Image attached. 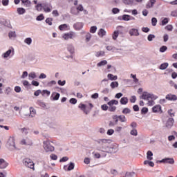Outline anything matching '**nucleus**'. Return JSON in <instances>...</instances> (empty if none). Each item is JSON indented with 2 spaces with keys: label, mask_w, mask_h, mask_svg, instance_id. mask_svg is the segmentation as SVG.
Wrapping results in <instances>:
<instances>
[{
  "label": "nucleus",
  "mask_w": 177,
  "mask_h": 177,
  "mask_svg": "<svg viewBox=\"0 0 177 177\" xmlns=\"http://www.w3.org/2000/svg\"><path fill=\"white\" fill-rule=\"evenodd\" d=\"M52 21H53V19L52 18H47L46 19V23L48 24V26H52Z\"/></svg>",
  "instance_id": "nucleus-51"
},
{
  "label": "nucleus",
  "mask_w": 177,
  "mask_h": 177,
  "mask_svg": "<svg viewBox=\"0 0 177 177\" xmlns=\"http://www.w3.org/2000/svg\"><path fill=\"white\" fill-rule=\"evenodd\" d=\"M11 92H12V88H10V87L6 88V90H5L6 95H10Z\"/></svg>",
  "instance_id": "nucleus-52"
},
{
  "label": "nucleus",
  "mask_w": 177,
  "mask_h": 177,
  "mask_svg": "<svg viewBox=\"0 0 177 177\" xmlns=\"http://www.w3.org/2000/svg\"><path fill=\"white\" fill-rule=\"evenodd\" d=\"M120 34V32H118V30H115L113 35H112V38L113 39H114V41H115V39H117V38H118V35Z\"/></svg>",
  "instance_id": "nucleus-34"
},
{
  "label": "nucleus",
  "mask_w": 177,
  "mask_h": 177,
  "mask_svg": "<svg viewBox=\"0 0 177 177\" xmlns=\"http://www.w3.org/2000/svg\"><path fill=\"white\" fill-rule=\"evenodd\" d=\"M93 156L94 158H100L102 157V155L99 152H93Z\"/></svg>",
  "instance_id": "nucleus-42"
},
{
  "label": "nucleus",
  "mask_w": 177,
  "mask_h": 177,
  "mask_svg": "<svg viewBox=\"0 0 177 177\" xmlns=\"http://www.w3.org/2000/svg\"><path fill=\"white\" fill-rule=\"evenodd\" d=\"M130 102L131 103H135V102H136V96L135 95L131 96L130 98Z\"/></svg>",
  "instance_id": "nucleus-62"
},
{
  "label": "nucleus",
  "mask_w": 177,
  "mask_h": 177,
  "mask_svg": "<svg viewBox=\"0 0 177 177\" xmlns=\"http://www.w3.org/2000/svg\"><path fill=\"white\" fill-rule=\"evenodd\" d=\"M84 27V24L82 22H77L73 25V28L75 30H77L79 31L80 30H82V28Z\"/></svg>",
  "instance_id": "nucleus-14"
},
{
  "label": "nucleus",
  "mask_w": 177,
  "mask_h": 177,
  "mask_svg": "<svg viewBox=\"0 0 177 177\" xmlns=\"http://www.w3.org/2000/svg\"><path fill=\"white\" fill-rule=\"evenodd\" d=\"M151 24L153 27H156V26H157V18L153 17L151 19Z\"/></svg>",
  "instance_id": "nucleus-46"
},
{
  "label": "nucleus",
  "mask_w": 177,
  "mask_h": 177,
  "mask_svg": "<svg viewBox=\"0 0 177 177\" xmlns=\"http://www.w3.org/2000/svg\"><path fill=\"white\" fill-rule=\"evenodd\" d=\"M44 9V4L41 3H38L36 6V10H37L38 12H41V10H42Z\"/></svg>",
  "instance_id": "nucleus-32"
},
{
  "label": "nucleus",
  "mask_w": 177,
  "mask_h": 177,
  "mask_svg": "<svg viewBox=\"0 0 177 177\" xmlns=\"http://www.w3.org/2000/svg\"><path fill=\"white\" fill-rule=\"evenodd\" d=\"M129 113H131V109L129 108H124L122 111L123 114H129Z\"/></svg>",
  "instance_id": "nucleus-54"
},
{
  "label": "nucleus",
  "mask_w": 177,
  "mask_h": 177,
  "mask_svg": "<svg viewBox=\"0 0 177 177\" xmlns=\"http://www.w3.org/2000/svg\"><path fill=\"white\" fill-rule=\"evenodd\" d=\"M165 99H167V100L175 102L177 100V96H176V95L169 93L166 95Z\"/></svg>",
  "instance_id": "nucleus-10"
},
{
  "label": "nucleus",
  "mask_w": 177,
  "mask_h": 177,
  "mask_svg": "<svg viewBox=\"0 0 177 177\" xmlns=\"http://www.w3.org/2000/svg\"><path fill=\"white\" fill-rule=\"evenodd\" d=\"M130 134L132 135L133 136H138V130H136V129H133L130 131Z\"/></svg>",
  "instance_id": "nucleus-41"
},
{
  "label": "nucleus",
  "mask_w": 177,
  "mask_h": 177,
  "mask_svg": "<svg viewBox=\"0 0 177 177\" xmlns=\"http://www.w3.org/2000/svg\"><path fill=\"white\" fill-rule=\"evenodd\" d=\"M48 6H50V8ZM50 8H52V5L48 4L46 3H43V9L46 13H49L52 11V9H50Z\"/></svg>",
  "instance_id": "nucleus-12"
},
{
  "label": "nucleus",
  "mask_w": 177,
  "mask_h": 177,
  "mask_svg": "<svg viewBox=\"0 0 177 177\" xmlns=\"http://www.w3.org/2000/svg\"><path fill=\"white\" fill-rule=\"evenodd\" d=\"M78 107L80 109V110H82V111H84L85 114H88V111H86V105L84 104H80Z\"/></svg>",
  "instance_id": "nucleus-18"
},
{
  "label": "nucleus",
  "mask_w": 177,
  "mask_h": 177,
  "mask_svg": "<svg viewBox=\"0 0 177 177\" xmlns=\"http://www.w3.org/2000/svg\"><path fill=\"white\" fill-rule=\"evenodd\" d=\"M43 147L46 153L55 151V147L50 144V140H46L43 142Z\"/></svg>",
  "instance_id": "nucleus-4"
},
{
  "label": "nucleus",
  "mask_w": 177,
  "mask_h": 177,
  "mask_svg": "<svg viewBox=\"0 0 177 177\" xmlns=\"http://www.w3.org/2000/svg\"><path fill=\"white\" fill-rule=\"evenodd\" d=\"M104 55H105L104 51H97V52H95L96 57H100V56H104Z\"/></svg>",
  "instance_id": "nucleus-36"
},
{
  "label": "nucleus",
  "mask_w": 177,
  "mask_h": 177,
  "mask_svg": "<svg viewBox=\"0 0 177 177\" xmlns=\"http://www.w3.org/2000/svg\"><path fill=\"white\" fill-rule=\"evenodd\" d=\"M11 54L12 50L9 49L8 51H6L2 55V57H3V59H8V57H9V56H10Z\"/></svg>",
  "instance_id": "nucleus-21"
},
{
  "label": "nucleus",
  "mask_w": 177,
  "mask_h": 177,
  "mask_svg": "<svg viewBox=\"0 0 177 177\" xmlns=\"http://www.w3.org/2000/svg\"><path fill=\"white\" fill-rule=\"evenodd\" d=\"M108 104L109 105V111L111 112L115 111L117 110V107L114 106V104L117 105L118 104V101L115 100H112L108 102Z\"/></svg>",
  "instance_id": "nucleus-8"
},
{
  "label": "nucleus",
  "mask_w": 177,
  "mask_h": 177,
  "mask_svg": "<svg viewBox=\"0 0 177 177\" xmlns=\"http://www.w3.org/2000/svg\"><path fill=\"white\" fill-rule=\"evenodd\" d=\"M21 1L22 3H24L26 8H30V6H31V1H30V0H21Z\"/></svg>",
  "instance_id": "nucleus-25"
},
{
  "label": "nucleus",
  "mask_w": 177,
  "mask_h": 177,
  "mask_svg": "<svg viewBox=\"0 0 177 177\" xmlns=\"http://www.w3.org/2000/svg\"><path fill=\"white\" fill-rule=\"evenodd\" d=\"M120 103L121 104H127L128 103V97H122L120 99Z\"/></svg>",
  "instance_id": "nucleus-35"
},
{
  "label": "nucleus",
  "mask_w": 177,
  "mask_h": 177,
  "mask_svg": "<svg viewBox=\"0 0 177 177\" xmlns=\"http://www.w3.org/2000/svg\"><path fill=\"white\" fill-rule=\"evenodd\" d=\"M136 176V174L135 172H129L126 174V177H135Z\"/></svg>",
  "instance_id": "nucleus-50"
},
{
  "label": "nucleus",
  "mask_w": 177,
  "mask_h": 177,
  "mask_svg": "<svg viewBox=\"0 0 177 177\" xmlns=\"http://www.w3.org/2000/svg\"><path fill=\"white\" fill-rule=\"evenodd\" d=\"M131 77L133 79V82H135V84L139 82V79L136 78V75L131 74Z\"/></svg>",
  "instance_id": "nucleus-44"
},
{
  "label": "nucleus",
  "mask_w": 177,
  "mask_h": 177,
  "mask_svg": "<svg viewBox=\"0 0 177 177\" xmlns=\"http://www.w3.org/2000/svg\"><path fill=\"white\" fill-rule=\"evenodd\" d=\"M118 118L121 122H127V118L124 115H119Z\"/></svg>",
  "instance_id": "nucleus-38"
},
{
  "label": "nucleus",
  "mask_w": 177,
  "mask_h": 177,
  "mask_svg": "<svg viewBox=\"0 0 177 177\" xmlns=\"http://www.w3.org/2000/svg\"><path fill=\"white\" fill-rule=\"evenodd\" d=\"M112 13H113V15H117V13H120V9L117 8H113Z\"/></svg>",
  "instance_id": "nucleus-58"
},
{
  "label": "nucleus",
  "mask_w": 177,
  "mask_h": 177,
  "mask_svg": "<svg viewBox=\"0 0 177 177\" xmlns=\"http://www.w3.org/2000/svg\"><path fill=\"white\" fill-rule=\"evenodd\" d=\"M98 35L101 38H103L104 37V35H106V30H104V29H103V28L100 29V30L98 32Z\"/></svg>",
  "instance_id": "nucleus-22"
},
{
  "label": "nucleus",
  "mask_w": 177,
  "mask_h": 177,
  "mask_svg": "<svg viewBox=\"0 0 177 177\" xmlns=\"http://www.w3.org/2000/svg\"><path fill=\"white\" fill-rule=\"evenodd\" d=\"M97 97H99V93H97L91 95V99H97Z\"/></svg>",
  "instance_id": "nucleus-64"
},
{
  "label": "nucleus",
  "mask_w": 177,
  "mask_h": 177,
  "mask_svg": "<svg viewBox=\"0 0 177 177\" xmlns=\"http://www.w3.org/2000/svg\"><path fill=\"white\" fill-rule=\"evenodd\" d=\"M20 145L22 146H26L27 147H31L32 145H34V142H32V140L28 137H26L24 138H22L20 140Z\"/></svg>",
  "instance_id": "nucleus-5"
},
{
  "label": "nucleus",
  "mask_w": 177,
  "mask_h": 177,
  "mask_svg": "<svg viewBox=\"0 0 177 177\" xmlns=\"http://www.w3.org/2000/svg\"><path fill=\"white\" fill-rule=\"evenodd\" d=\"M107 64V61L106 60H103L97 64V67H102V66H106Z\"/></svg>",
  "instance_id": "nucleus-39"
},
{
  "label": "nucleus",
  "mask_w": 177,
  "mask_h": 177,
  "mask_svg": "<svg viewBox=\"0 0 177 177\" xmlns=\"http://www.w3.org/2000/svg\"><path fill=\"white\" fill-rule=\"evenodd\" d=\"M96 150L102 153H117V148L110 147L111 140L109 139H99L96 140Z\"/></svg>",
  "instance_id": "nucleus-1"
},
{
  "label": "nucleus",
  "mask_w": 177,
  "mask_h": 177,
  "mask_svg": "<svg viewBox=\"0 0 177 177\" xmlns=\"http://www.w3.org/2000/svg\"><path fill=\"white\" fill-rule=\"evenodd\" d=\"M67 50L68 53H71V55H73V53H74L75 50V48H74V46L73 44H68Z\"/></svg>",
  "instance_id": "nucleus-17"
},
{
  "label": "nucleus",
  "mask_w": 177,
  "mask_h": 177,
  "mask_svg": "<svg viewBox=\"0 0 177 177\" xmlns=\"http://www.w3.org/2000/svg\"><path fill=\"white\" fill-rule=\"evenodd\" d=\"M96 30H97V27L91 26L90 28V32H91V34H95V32H96Z\"/></svg>",
  "instance_id": "nucleus-48"
},
{
  "label": "nucleus",
  "mask_w": 177,
  "mask_h": 177,
  "mask_svg": "<svg viewBox=\"0 0 177 177\" xmlns=\"http://www.w3.org/2000/svg\"><path fill=\"white\" fill-rule=\"evenodd\" d=\"M52 96L53 97V100H59V97H60V94L59 93H53Z\"/></svg>",
  "instance_id": "nucleus-33"
},
{
  "label": "nucleus",
  "mask_w": 177,
  "mask_h": 177,
  "mask_svg": "<svg viewBox=\"0 0 177 177\" xmlns=\"http://www.w3.org/2000/svg\"><path fill=\"white\" fill-rule=\"evenodd\" d=\"M152 110H153V113H158V111H161V106L156 105L153 107Z\"/></svg>",
  "instance_id": "nucleus-23"
},
{
  "label": "nucleus",
  "mask_w": 177,
  "mask_h": 177,
  "mask_svg": "<svg viewBox=\"0 0 177 177\" xmlns=\"http://www.w3.org/2000/svg\"><path fill=\"white\" fill-rule=\"evenodd\" d=\"M62 38L66 41H68V39H74V38H77V35H75V32H69L64 34Z\"/></svg>",
  "instance_id": "nucleus-7"
},
{
  "label": "nucleus",
  "mask_w": 177,
  "mask_h": 177,
  "mask_svg": "<svg viewBox=\"0 0 177 177\" xmlns=\"http://www.w3.org/2000/svg\"><path fill=\"white\" fill-rule=\"evenodd\" d=\"M142 31L143 32H149V31H150V28H149L148 27H143L142 28Z\"/></svg>",
  "instance_id": "nucleus-63"
},
{
  "label": "nucleus",
  "mask_w": 177,
  "mask_h": 177,
  "mask_svg": "<svg viewBox=\"0 0 177 177\" xmlns=\"http://www.w3.org/2000/svg\"><path fill=\"white\" fill-rule=\"evenodd\" d=\"M118 82H112L110 84L111 89H115V88H118Z\"/></svg>",
  "instance_id": "nucleus-26"
},
{
  "label": "nucleus",
  "mask_w": 177,
  "mask_h": 177,
  "mask_svg": "<svg viewBox=\"0 0 177 177\" xmlns=\"http://www.w3.org/2000/svg\"><path fill=\"white\" fill-rule=\"evenodd\" d=\"M122 1L125 5H132L133 3V0H122Z\"/></svg>",
  "instance_id": "nucleus-49"
},
{
  "label": "nucleus",
  "mask_w": 177,
  "mask_h": 177,
  "mask_svg": "<svg viewBox=\"0 0 177 177\" xmlns=\"http://www.w3.org/2000/svg\"><path fill=\"white\" fill-rule=\"evenodd\" d=\"M174 126V118H169L166 124L167 128H172Z\"/></svg>",
  "instance_id": "nucleus-20"
},
{
  "label": "nucleus",
  "mask_w": 177,
  "mask_h": 177,
  "mask_svg": "<svg viewBox=\"0 0 177 177\" xmlns=\"http://www.w3.org/2000/svg\"><path fill=\"white\" fill-rule=\"evenodd\" d=\"M129 34L131 37H139V30L136 28H131L129 30Z\"/></svg>",
  "instance_id": "nucleus-9"
},
{
  "label": "nucleus",
  "mask_w": 177,
  "mask_h": 177,
  "mask_svg": "<svg viewBox=\"0 0 177 177\" xmlns=\"http://www.w3.org/2000/svg\"><path fill=\"white\" fill-rule=\"evenodd\" d=\"M1 3L3 6H8L9 5V0H2Z\"/></svg>",
  "instance_id": "nucleus-56"
},
{
  "label": "nucleus",
  "mask_w": 177,
  "mask_h": 177,
  "mask_svg": "<svg viewBox=\"0 0 177 177\" xmlns=\"http://www.w3.org/2000/svg\"><path fill=\"white\" fill-rule=\"evenodd\" d=\"M69 103H71V104H77V99L75 98H71L69 100Z\"/></svg>",
  "instance_id": "nucleus-59"
},
{
  "label": "nucleus",
  "mask_w": 177,
  "mask_h": 177,
  "mask_svg": "<svg viewBox=\"0 0 177 177\" xmlns=\"http://www.w3.org/2000/svg\"><path fill=\"white\" fill-rule=\"evenodd\" d=\"M67 27H68L67 24H64L60 25L59 26V28L61 31H64V30H66Z\"/></svg>",
  "instance_id": "nucleus-45"
},
{
  "label": "nucleus",
  "mask_w": 177,
  "mask_h": 177,
  "mask_svg": "<svg viewBox=\"0 0 177 177\" xmlns=\"http://www.w3.org/2000/svg\"><path fill=\"white\" fill-rule=\"evenodd\" d=\"M45 19V17H44V14H41L39 16L37 17L36 20L37 21H41Z\"/></svg>",
  "instance_id": "nucleus-43"
},
{
  "label": "nucleus",
  "mask_w": 177,
  "mask_h": 177,
  "mask_svg": "<svg viewBox=\"0 0 177 177\" xmlns=\"http://www.w3.org/2000/svg\"><path fill=\"white\" fill-rule=\"evenodd\" d=\"M108 80H110L111 81H117L118 79V77L117 75H114L111 73H109L107 75Z\"/></svg>",
  "instance_id": "nucleus-19"
},
{
  "label": "nucleus",
  "mask_w": 177,
  "mask_h": 177,
  "mask_svg": "<svg viewBox=\"0 0 177 177\" xmlns=\"http://www.w3.org/2000/svg\"><path fill=\"white\" fill-rule=\"evenodd\" d=\"M17 12L19 15H24V13H26V9L23 8H18Z\"/></svg>",
  "instance_id": "nucleus-30"
},
{
  "label": "nucleus",
  "mask_w": 177,
  "mask_h": 177,
  "mask_svg": "<svg viewBox=\"0 0 177 177\" xmlns=\"http://www.w3.org/2000/svg\"><path fill=\"white\" fill-rule=\"evenodd\" d=\"M24 43L26 44V45L30 46L32 44V39H31V37H27L24 39Z\"/></svg>",
  "instance_id": "nucleus-27"
},
{
  "label": "nucleus",
  "mask_w": 177,
  "mask_h": 177,
  "mask_svg": "<svg viewBox=\"0 0 177 177\" xmlns=\"http://www.w3.org/2000/svg\"><path fill=\"white\" fill-rule=\"evenodd\" d=\"M147 160H149L150 161H151V160H153V152H151V151H147Z\"/></svg>",
  "instance_id": "nucleus-24"
},
{
  "label": "nucleus",
  "mask_w": 177,
  "mask_h": 177,
  "mask_svg": "<svg viewBox=\"0 0 177 177\" xmlns=\"http://www.w3.org/2000/svg\"><path fill=\"white\" fill-rule=\"evenodd\" d=\"M168 66H169L168 63L165 62V63L162 64L160 66L159 68H160V70H167V68L168 67Z\"/></svg>",
  "instance_id": "nucleus-31"
},
{
  "label": "nucleus",
  "mask_w": 177,
  "mask_h": 177,
  "mask_svg": "<svg viewBox=\"0 0 177 177\" xmlns=\"http://www.w3.org/2000/svg\"><path fill=\"white\" fill-rule=\"evenodd\" d=\"M74 167H75L74 163L71 162L68 167H67V165H64V169L65 171H73V169H74Z\"/></svg>",
  "instance_id": "nucleus-16"
},
{
  "label": "nucleus",
  "mask_w": 177,
  "mask_h": 177,
  "mask_svg": "<svg viewBox=\"0 0 177 177\" xmlns=\"http://www.w3.org/2000/svg\"><path fill=\"white\" fill-rule=\"evenodd\" d=\"M154 38H156V35H153V34H150L148 35L147 37V39L148 41H153V39H154Z\"/></svg>",
  "instance_id": "nucleus-47"
},
{
  "label": "nucleus",
  "mask_w": 177,
  "mask_h": 177,
  "mask_svg": "<svg viewBox=\"0 0 177 177\" xmlns=\"http://www.w3.org/2000/svg\"><path fill=\"white\" fill-rule=\"evenodd\" d=\"M129 17L128 15H123L122 16V20H124V21H129Z\"/></svg>",
  "instance_id": "nucleus-40"
},
{
  "label": "nucleus",
  "mask_w": 177,
  "mask_h": 177,
  "mask_svg": "<svg viewBox=\"0 0 177 177\" xmlns=\"http://www.w3.org/2000/svg\"><path fill=\"white\" fill-rule=\"evenodd\" d=\"M101 109L104 111H107V110H109V106H107V104H103L101 106Z\"/></svg>",
  "instance_id": "nucleus-57"
},
{
  "label": "nucleus",
  "mask_w": 177,
  "mask_h": 177,
  "mask_svg": "<svg viewBox=\"0 0 177 177\" xmlns=\"http://www.w3.org/2000/svg\"><path fill=\"white\" fill-rule=\"evenodd\" d=\"M28 76V73L27 71H24L22 73V75L21 76V78L24 80V78H26V77Z\"/></svg>",
  "instance_id": "nucleus-55"
},
{
  "label": "nucleus",
  "mask_w": 177,
  "mask_h": 177,
  "mask_svg": "<svg viewBox=\"0 0 177 177\" xmlns=\"http://www.w3.org/2000/svg\"><path fill=\"white\" fill-rule=\"evenodd\" d=\"M16 140L15 139V137H10L7 141L6 143V147L9 149L11 150V151H15L19 150L17 147H16Z\"/></svg>",
  "instance_id": "nucleus-3"
},
{
  "label": "nucleus",
  "mask_w": 177,
  "mask_h": 177,
  "mask_svg": "<svg viewBox=\"0 0 177 177\" xmlns=\"http://www.w3.org/2000/svg\"><path fill=\"white\" fill-rule=\"evenodd\" d=\"M160 162H164L165 164H174L175 160L172 158H166L160 161Z\"/></svg>",
  "instance_id": "nucleus-11"
},
{
  "label": "nucleus",
  "mask_w": 177,
  "mask_h": 177,
  "mask_svg": "<svg viewBox=\"0 0 177 177\" xmlns=\"http://www.w3.org/2000/svg\"><path fill=\"white\" fill-rule=\"evenodd\" d=\"M8 36L10 39H15V38L16 37V32L15 31L10 32L8 34Z\"/></svg>",
  "instance_id": "nucleus-28"
},
{
  "label": "nucleus",
  "mask_w": 177,
  "mask_h": 177,
  "mask_svg": "<svg viewBox=\"0 0 177 177\" xmlns=\"http://www.w3.org/2000/svg\"><path fill=\"white\" fill-rule=\"evenodd\" d=\"M140 99H142L143 100H147L148 106H154V104H156V102H154V100H156V99H158V96H157L153 93H149L148 92H144L140 96Z\"/></svg>",
  "instance_id": "nucleus-2"
},
{
  "label": "nucleus",
  "mask_w": 177,
  "mask_h": 177,
  "mask_svg": "<svg viewBox=\"0 0 177 177\" xmlns=\"http://www.w3.org/2000/svg\"><path fill=\"white\" fill-rule=\"evenodd\" d=\"M121 131H122V127H116L115 128V132H118L120 133Z\"/></svg>",
  "instance_id": "nucleus-60"
},
{
  "label": "nucleus",
  "mask_w": 177,
  "mask_h": 177,
  "mask_svg": "<svg viewBox=\"0 0 177 177\" xmlns=\"http://www.w3.org/2000/svg\"><path fill=\"white\" fill-rule=\"evenodd\" d=\"M8 167V162L3 159H0V169H5Z\"/></svg>",
  "instance_id": "nucleus-15"
},
{
  "label": "nucleus",
  "mask_w": 177,
  "mask_h": 177,
  "mask_svg": "<svg viewBox=\"0 0 177 177\" xmlns=\"http://www.w3.org/2000/svg\"><path fill=\"white\" fill-rule=\"evenodd\" d=\"M23 164L25 167L30 168V169H34V162L30 158H24L23 160Z\"/></svg>",
  "instance_id": "nucleus-6"
},
{
  "label": "nucleus",
  "mask_w": 177,
  "mask_h": 177,
  "mask_svg": "<svg viewBox=\"0 0 177 177\" xmlns=\"http://www.w3.org/2000/svg\"><path fill=\"white\" fill-rule=\"evenodd\" d=\"M168 21H169L168 18H165V19L162 21V26H165V24H168Z\"/></svg>",
  "instance_id": "nucleus-61"
},
{
  "label": "nucleus",
  "mask_w": 177,
  "mask_h": 177,
  "mask_svg": "<svg viewBox=\"0 0 177 177\" xmlns=\"http://www.w3.org/2000/svg\"><path fill=\"white\" fill-rule=\"evenodd\" d=\"M29 80H34L37 77V75L35 74V72H31L28 74Z\"/></svg>",
  "instance_id": "nucleus-37"
},
{
  "label": "nucleus",
  "mask_w": 177,
  "mask_h": 177,
  "mask_svg": "<svg viewBox=\"0 0 177 177\" xmlns=\"http://www.w3.org/2000/svg\"><path fill=\"white\" fill-rule=\"evenodd\" d=\"M29 111H30L29 118H34V117L37 115V111L33 107H30Z\"/></svg>",
  "instance_id": "nucleus-13"
},
{
  "label": "nucleus",
  "mask_w": 177,
  "mask_h": 177,
  "mask_svg": "<svg viewBox=\"0 0 177 177\" xmlns=\"http://www.w3.org/2000/svg\"><path fill=\"white\" fill-rule=\"evenodd\" d=\"M167 49H168V48L166 46H162V47L160 48L159 50L160 52H161V53H164V52H165Z\"/></svg>",
  "instance_id": "nucleus-53"
},
{
  "label": "nucleus",
  "mask_w": 177,
  "mask_h": 177,
  "mask_svg": "<svg viewBox=\"0 0 177 177\" xmlns=\"http://www.w3.org/2000/svg\"><path fill=\"white\" fill-rule=\"evenodd\" d=\"M85 41L86 42H89V41H91V38H92V35H91V33L89 32H86V35H85Z\"/></svg>",
  "instance_id": "nucleus-29"
}]
</instances>
